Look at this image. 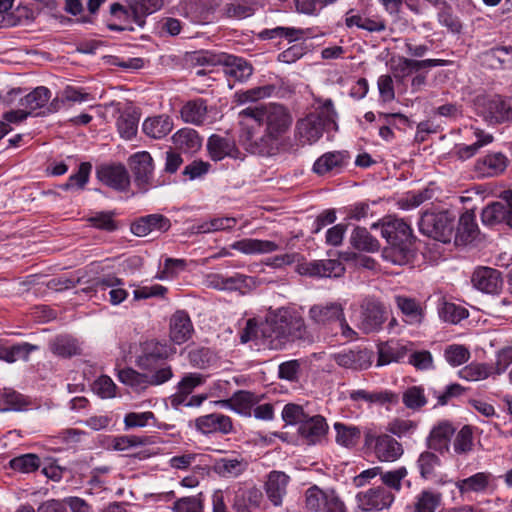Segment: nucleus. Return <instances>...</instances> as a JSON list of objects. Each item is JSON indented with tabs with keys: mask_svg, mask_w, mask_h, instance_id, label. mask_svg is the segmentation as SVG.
<instances>
[{
	"mask_svg": "<svg viewBox=\"0 0 512 512\" xmlns=\"http://www.w3.org/2000/svg\"><path fill=\"white\" fill-rule=\"evenodd\" d=\"M334 361L343 368L363 370L370 366L369 353L366 350H344L332 355Z\"/></svg>",
	"mask_w": 512,
	"mask_h": 512,
	"instance_id": "obj_32",
	"label": "nucleus"
},
{
	"mask_svg": "<svg viewBox=\"0 0 512 512\" xmlns=\"http://www.w3.org/2000/svg\"><path fill=\"white\" fill-rule=\"evenodd\" d=\"M454 218L448 211L425 212L419 221V230L424 235L443 243H449L453 236Z\"/></svg>",
	"mask_w": 512,
	"mask_h": 512,
	"instance_id": "obj_5",
	"label": "nucleus"
},
{
	"mask_svg": "<svg viewBox=\"0 0 512 512\" xmlns=\"http://www.w3.org/2000/svg\"><path fill=\"white\" fill-rule=\"evenodd\" d=\"M91 169L92 165L89 162H82L79 165L77 173L72 174L68 178V181L61 186L62 189L69 190L74 187L83 189L89 180Z\"/></svg>",
	"mask_w": 512,
	"mask_h": 512,
	"instance_id": "obj_60",
	"label": "nucleus"
},
{
	"mask_svg": "<svg viewBox=\"0 0 512 512\" xmlns=\"http://www.w3.org/2000/svg\"><path fill=\"white\" fill-rule=\"evenodd\" d=\"M239 141L251 154L273 155L293 123L290 111L277 103L249 106L239 112Z\"/></svg>",
	"mask_w": 512,
	"mask_h": 512,
	"instance_id": "obj_1",
	"label": "nucleus"
},
{
	"mask_svg": "<svg viewBox=\"0 0 512 512\" xmlns=\"http://www.w3.org/2000/svg\"><path fill=\"white\" fill-rule=\"evenodd\" d=\"M264 506L263 493L255 485L243 487L239 484L237 489L234 490V497L231 503L234 512H256L257 510H262Z\"/></svg>",
	"mask_w": 512,
	"mask_h": 512,
	"instance_id": "obj_11",
	"label": "nucleus"
},
{
	"mask_svg": "<svg viewBox=\"0 0 512 512\" xmlns=\"http://www.w3.org/2000/svg\"><path fill=\"white\" fill-rule=\"evenodd\" d=\"M121 383L131 387L135 391H142L149 387L148 375L139 373L132 368L122 369L118 372Z\"/></svg>",
	"mask_w": 512,
	"mask_h": 512,
	"instance_id": "obj_49",
	"label": "nucleus"
},
{
	"mask_svg": "<svg viewBox=\"0 0 512 512\" xmlns=\"http://www.w3.org/2000/svg\"><path fill=\"white\" fill-rule=\"evenodd\" d=\"M372 228H380L381 236L389 244L382 252L383 258L396 265L405 264L411 255L413 244L411 227L404 220L395 218L381 225L373 224Z\"/></svg>",
	"mask_w": 512,
	"mask_h": 512,
	"instance_id": "obj_3",
	"label": "nucleus"
},
{
	"mask_svg": "<svg viewBox=\"0 0 512 512\" xmlns=\"http://www.w3.org/2000/svg\"><path fill=\"white\" fill-rule=\"evenodd\" d=\"M328 425L324 417L320 415L308 416L300 425L299 433L309 444H316L326 435Z\"/></svg>",
	"mask_w": 512,
	"mask_h": 512,
	"instance_id": "obj_33",
	"label": "nucleus"
},
{
	"mask_svg": "<svg viewBox=\"0 0 512 512\" xmlns=\"http://www.w3.org/2000/svg\"><path fill=\"white\" fill-rule=\"evenodd\" d=\"M171 140L176 149L185 153H196L202 146V138L192 128H181L175 132Z\"/></svg>",
	"mask_w": 512,
	"mask_h": 512,
	"instance_id": "obj_34",
	"label": "nucleus"
},
{
	"mask_svg": "<svg viewBox=\"0 0 512 512\" xmlns=\"http://www.w3.org/2000/svg\"><path fill=\"white\" fill-rule=\"evenodd\" d=\"M327 493L328 490L324 491L317 486L308 488L305 492L306 508L313 512H321L327 498Z\"/></svg>",
	"mask_w": 512,
	"mask_h": 512,
	"instance_id": "obj_61",
	"label": "nucleus"
},
{
	"mask_svg": "<svg viewBox=\"0 0 512 512\" xmlns=\"http://www.w3.org/2000/svg\"><path fill=\"white\" fill-rule=\"evenodd\" d=\"M195 426L203 434L219 432L229 434L233 430L232 420L229 416L212 413L200 416L195 420Z\"/></svg>",
	"mask_w": 512,
	"mask_h": 512,
	"instance_id": "obj_21",
	"label": "nucleus"
},
{
	"mask_svg": "<svg viewBox=\"0 0 512 512\" xmlns=\"http://www.w3.org/2000/svg\"><path fill=\"white\" fill-rule=\"evenodd\" d=\"M351 245L360 251L375 252L380 248L378 240L366 228L356 227L350 237Z\"/></svg>",
	"mask_w": 512,
	"mask_h": 512,
	"instance_id": "obj_44",
	"label": "nucleus"
},
{
	"mask_svg": "<svg viewBox=\"0 0 512 512\" xmlns=\"http://www.w3.org/2000/svg\"><path fill=\"white\" fill-rule=\"evenodd\" d=\"M259 398L256 394L240 390L232 395L231 398L220 401L221 405L228 407L235 412L243 415L250 414L251 408L256 405Z\"/></svg>",
	"mask_w": 512,
	"mask_h": 512,
	"instance_id": "obj_37",
	"label": "nucleus"
},
{
	"mask_svg": "<svg viewBox=\"0 0 512 512\" xmlns=\"http://www.w3.org/2000/svg\"><path fill=\"white\" fill-rule=\"evenodd\" d=\"M129 166L134 175L137 186L146 190L151 185L153 179V159L150 153L141 151L130 156Z\"/></svg>",
	"mask_w": 512,
	"mask_h": 512,
	"instance_id": "obj_13",
	"label": "nucleus"
},
{
	"mask_svg": "<svg viewBox=\"0 0 512 512\" xmlns=\"http://www.w3.org/2000/svg\"><path fill=\"white\" fill-rule=\"evenodd\" d=\"M171 227L170 220L161 214H150L132 223L131 231L138 237H144L154 231L166 232Z\"/></svg>",
	"mask_w": 512,
	"mask_h": 512,
	"instance_id": "obj_23",
	"label": "nucleus"
},
{
	"mask_svg": "<svg viewBox=\"0 0 512 512\" xmlns=\"http://www.w3.org/2000/svg\"><path fill=\"white\" fill-rule=\"evenodd\" d=\"M438 314L442 320L451 324H457L468 317V311L466 308L446 301L439 304Z\"/></svg>",
	"mask_w": 512,
	"mask_h": 512,
	"instance_id": "obj_51",
	"label": "nucleus"
},
{
	"mask_svg": "<svg viewBox=\"0 0 512 512\" xmlns=\"http://www.w3.org/2000/svg\"><path fill=\"white\" fill-rule=\"evenodd\" d=\"M444 356H445L446 361L450 365L456 367V366H460V365L464 364L465 362H467L469 360L470 352L463 345L453 344V345H449L445 349Z\"/></svg>",
	"mask_w": 512,
	"mask_h": 512,
	"instance_id": "obj_62",
	"label": "nucleus"
},
{
	"mask_svg": "<svg viewBox=\"0 0 512 512\" xmlns=\"http://www.w3.org/2000/svg\"><path fill=\"white\" fill-rule=\"evenodd\" d=\"M308 317L320 329L332 330L337 325L346 339L352 340L356 336L346 320L344 302L326 301L314 304L309 308Z\"/></svg>",
	"mask_w": 512,
	"mask_h": 512,
	"instance_id": "obj_4",
	"label": "nucleus"
},
{
	"mask_svg": "<svg viewBox=\"0 0 512 512\" xmlns=\"http://www.w3.org/2000/svg\"><path fill=\"white\" fill-rule=\"evenodd\" d=\"M308 416L303 406L295 403L286 404L282 410V418L289 425H302Z\"/></svg>",
	"mask_w": 512,
	"mask_h": 512,
	"instance_id": "obj_63",
	"label": "nucleus"
},
{
	"mask_svg": "<svg viewBox=\"0 0 512 512\" xmlns=\"http://www.w3.org/2000/svg\"><path fill=\"white\" fill-rule=\"evenodd\" d=\"M167 357L166 346L156 341H149L145 344L143 354L138 357V366L142 369L152 370L159 360Z\"/></svg>",
	"mask_w": 512,
	"mask_h": 512,
	"instance_id": "obj_38",
	"label": "nucleus"
},
{
	"mask_svg": "<svg viewBox=\"0 0 512 512\" xmlns=\"http://www.w3.org/2000/svg\"><path fill=\"white\" fill-rule=\"evenodd\" d=\"M402 402L406 408L418 411L427 404L424 388L420 386L408 387L402 395Z\"/></svg>",
	"mask_w": 512,
	"mask_h": 512,
	"instance_id": "obj_53",
	"label": "nucleus"
},
{
	"mask_svg": "<svg viewBox=\"0 0 512 512\" xmlns=\"http://www.w3.org/2000/svg\"><path fill=\"white\" fill-rule=\"evenodd\" d=\"M394 499V494L383 486L373 487L356 495L357 507L367 512L387 509Z\"/></svg>",
	"mask_w": 512,
	"mask_h": 512,
	"instance_id": "obj_10",
	"label": "nucleus"
},
{
	"mask_svg": "<svg viewBox=\"0 0 512 512\" xmlns=\"http://www.w3.org/2000/svg\"><path fill=\"white\" fill-rule=\"evenodd\" d=\"M296 271L302 276L338 278L344 274L345 267L337 259H325L298 264Z\"/></svg>",
	"mask_w": 512,
	"mask_h": 512,
	"instance_id": "obj_12",
	"label": "nucleus"
},
{
	"mask_svg": "<svg viewBox=\"0 0 512 512\" xmlns=\"http://www.w3.org/2000/svg\"><path fill=\"white\" fill-rule=\"evenodd\" d=\"M441 494L431 490H423L413 503L414 512H435L441 504Z\"/></svg>",
	"mask_w": 512,
	"mask_h": 512,
	"instance_id": "obj_48",
	"label": "nucleus"
},
{
	"mask_svg": "<svg viewBox=\"0 0 512 512\" xmlns=\"http://www.w3.org/2000/svg\"><path fill=\"white\" fill-rule=\"evenodd\" d=\"M51 98V91L45 86H38L30 93L19 99L20 107H24L31 114L33 111L43 108Z\"/></svg>",
	"mask_w": 512,
	"mask_h": 512,
	"instance_id": "obj_41",
	"label": "nucleus"
},
{
	"mask_svg": "<svg viewBox=\"0 0 512 512\" xmlns=\"http://www.w3.org/2000/svg\"><path fill=\"white\" fill-rule=\"evenodd\" d=\"M123 282L121 279L117 277H106L100 279L96 283L97 291H105L107 288H110L109 301L112 305H118L122 303L128 296V292L123 289L121 286Z\"/></svg>",
	"mask_w": 512,
	"mask_h": 512,
	"instance_id": "obj_43",
	"label": "nucleus"
},
{
	"mask_svg": "<svg viewBox=\"0 0 512 512\" xmlns=\"http://www.w3.org/2000/svg\"><path fill=\"white\" fill-rule=\"evenodd\" d=\"M275 87L272 85H266L261 87H254L245 91H240L235 94V102L237 104H246L248 102H254L266 97H269L274 92Z\"/></svg>",
	"mask_w": 512,
	"mask_h": 512,
	"instance_id": "obj_54",
	"label": "nucleus"
},
{
	"mask_svg": "<svg viewBox=\"0 0 512 512\" xmlns=\"http://www.w3.org/2000/svg\"><path fill=\"white\" fill-rule=\"evenodd\" d=\"M461 495L470 493H485L495 489L494 477L489 472H478L470 477L460 479L455 483Z\"/></svg>",
	"mask_w": 512,
	"mask_h": 512,
	"instance_id": "obj_18",
	"label": "nucleus"
},
{
	"mask_svg": "<svg viewBox=\"0 0 512 512\" xmlns=\"http://www.w3.org/2000/svg\"><path fill=\"white\" fill-rule=\"evenodd\" d=\"M407 475L408 471L404 466L390 471H383L381 469L380 479L385 485L384 488H387L391 492L392 490L399 492L402 488V481Z\"/></svg>",
	"mask_w": 512,
	"mask_h": 512,
	"instance_id": "obj_57",
	"label": "nucleus"
},
{
	"mask_svg": "<svg viewBox=\"0 0 512 512\" xmlns=\"http://www.w3.org/2000/svg\"><path fill=\"white\" fill-rule=\"evenodd\" d=\"M386 321L385 307L374 298H365L360 304L358 328L365 334L381 329Z\"/></svg>",
	"mask_w": 512,
	"mask_h": 512,
	"instance_id": "obj_9",
	"label": "nucleus"
},
{
	"mask_svg": "<svg viewBox=\"0 0 512 512\" xmlns=\"http://www.w3.org/2000/svg\"><path fill=\"white\" fill-rule=\"evenodd\" d=\"M194 329L189 315L185 311H176L170 318V339L175 344L189 340Z\"/></svg>",
	"mask_w": 512,
	"mask_h": 512,
	"instance_id": "obj_28",
	"label": "nucleus"
},
{
	"mask_svg": "<svg viewBox=\"0 0 512 512\" xmlns=\"http://www.w3.org/2000/svg\"><path fill=\"white\" fill-rule=\"evenodd\" d=\"M334 430L336 432L335 440L337 444L343 447L352 448L359 442L361 432L356 426L336 422Z\"/></svg>",
	"mask_w": 512,
	"mask_h": 512,
	"instance_id": "obj_46",
	"label": "nucleus"
},
{
	"mask_svg": "<svg viewBox=\"0 0 512 512\" xmlns=\"http://www.w3.org/2000/svg\"><path fill=\"white\" fill-rule=\"evenodd\" d=\"M173 128V119L165 114L148 117L142 124L144 134L157 140L165 138Z\"/></svg>",
	"mask_w": 512,
	"mask_h": 512,
	"instance_id": "obj_30",
	"label": "nucleus"
},
{
	"mask_svg": "<svg viewBox=\"0 0 512 512\" xmlns=\"http://www.w3.org/2000/svg\"><path fill=\"white\" fill-rule=\"evenodd\" d=\"M290 480V476L283 471L273 470L267 474L263 487L273 506H282Z\"/></svg>",
	"mask_w": 512,
	"mask_h": 512,
	"instance_id": "obj_14",
	"label": "nucleus"
},
{
	"mask_svg": "<svg viewBox=\"0 0 512 512\" xmlns=\"http://www.w3.org/2000/svg\"><path fill=\"white\" fill-rule=\"evenodd\" d=\"M138 121L137 115L130 109L120 112L116 122L120 136L127 140L132 139L137 133Z\"/></svg>",
	"mask_w": 512,
	"mask_h": 512,
	"instance_id": "obj_47",
	"label": "nucleus"
},
{
	"mask_svg": "<svg viewBox=\"0 0 512 512\" xmlns=\"http://www.w3.org/2000/svg\"><path fill=\"white\" fill-rule=\"evenodd\" d=\"M350 9L345 15V25L348 28L356 26L370 33L383 32L386 29V21L380 15L353 14Z\"/></svg>",
	"mask_w": 512,
	"mask_h": 512,
	"instance_id": "obj_27",
	"label": "nucleus"
},
{
	"mask_svg": "<svg viewBox=\"0 0 512 512\" xmlns=\"http://www.w3.org/2000/svg\"><path fill=\"white\" fill-rule=\"evenodd\" d=\"M207 150L213 161H221L226 157L235 158L238 152L234 141L217 134L208 138Z\"/></svg>",
	"mask_w": 512,
	"mask_h": 512,
	"instance_id": "obj_31",
	"label": "nucleus"
},
{
	"mask_svg": "<svg viewBox=\"0 0 512 512\" xmlns=\"http://www.w3.org/2000/svg\"><path fill=\"white\" fill-rule=\"evenodd\" d=\"M485 59L493 68H509L508 46L490 49L485 53Z\"/></svg>",
	"mask_w": 512,
	"mask_h": 512,
	"instance_id": "obj_64",
	"label": "nucleus"
},
{
	"mask_svg": "<svg viewBox=\"0 0 512 512\" xmlns=\"http://www.w3.org/2000/svg\"><path fill=\"white\" fill-rule=\"evenodd\" d=\"M478 235L479 228L475 213L473 210H467L459 218L454 238L455 244L467 245L475 241Z\"/></svg>",
	"mask_w": 512,
	"mask_h": 512,
	"instance_id": "obj_26",
	"label": "nucleus"
},
{
	"mask_svg": "<svg viewBox=\"0 0 512 512\" xmlns=\"http://www.w3.org/2000/svg\"><path fill=\"white\" fill-rule=\"evenodd\" d=\"M248 466V461L237 454L216 460L213 469L220 477L237 478L247 471Z\"/></svg>",
	"mask_w": 512,
	"mask_h": 512,
	"instance_id": "obj_25",
	"label": "nucleus"
},
{
	"mask_svg": "<svg viewBox=\"0 0 512 512\" xmlns=\"http://www.w3.org/2000/svg\"><path fill=\"white\" fill-rule=\"evenodd\" d=\"M231 248L244 254H267L279 249V245L270 240L245 238L234 242Z\"/></svg>",
	"mask_w": 512,
	"mask_h": 512,
	"instance_id": "obj_35",
	"label": "nucleus"
},
{
	"mask_svg": "<svg viewBox=\"0 0 512 512\" xmlns=\"http://www.w3.org/2000/svg\"><path fill=\"white\" fill-rule=\"evenodd\" d=\"M509 159L502 152H490L476 160L475 171L483 177H494L502 174L508 167Z\"/></svg>",
	"mask_w": 512,
	"mask_h": 512,
	"instance_id": "obj_17",
	"label": "nucleus"
},
{
	"mask_svg": "<svg viewBox=\"0 0 512 512\" xmlns=\"http://www.w3.org/2000/svg\"><path fill=\"white\" fill-rule=\"evenodd\" d=\"M418 428V422L410 419L395 418L388 423L387 431L398 438L411 437Z\"/></svg>",
	"mask_w": 512,
	"mask_h": 512,
	"instance_id": "obj_56",
	"label": "nucleus"
},
{
	"mask_svg": "<svg viewBox=\"0 0 512 512\" xmlns=\"http://www.w3.org/2000/svg\"><path fill=\"white\" fill-rule=\"evenodd\" d=\"M181 120L194 126L209 123V107L206 99L194 98L185 102L180 108Z\"/></svg>",
	"mask_w": 512,
	"mask_h": 512,
	"instance_id": "obj_16",
	"label": "nucleus"
},
{
	"mask_svg": "<svg viewBox=\"0 0 512 512\" xmlns=\"http://www.w3.org/2000/svg\"><path fill=\"white\" fill-rule=\"evenodd\" d=\"M218 62L223 64L225 75L236 81H246L253 74L252 64L242 57L224 54Z\"/></svg>",
	"mask_w": 512,
	"mask_h": 512,
	"instance_id": "obj_22",
	"label": "nucleus"
},
{
	"mask_svg": "<svg viewBox=\"0 0 512 512\" xmlns=\"http://www.w3.org/2000/svg\"><path fill=\"white\" fill-rule=\"evenodd\" d=\"M96 176L106 186L124 191L130 184V177L122 164H103L97 167Z\"/></svg>",
	"mask_w": 512,
	"mask_h": 512,
	"instance_id": "obj_15",
	"label": "nucleus"
},
{
	"mask_svg": "<svg viewBox=\"0 0 512 512\" xmlns=\"http://www.w3.org/2000/svg\"><path fill=\"white\" fill-rule=\"evenodd\" d=\"M9 466L12 470L21 473H31L40 467V458L36 454H23L14 457L9 461Z\"/></svg>",
	"mask_w": 512,
	"mask_h": 512,
	"instance_id": "obj_55",
	"label": "nucleus"
},
{
	"mask_svg": "<svg viewBox=\"0 0 512 512\" xmlns=\"http://www.w3.org/2000/svg\"><path fill=\"white\" fill-rule=\"evenodd\" d=\"M454 452L458 455L467 454L473 449V432L468 425L463 426L453 441Z\"/></svg>",
	"mask_w": 512,
	"mask_h": 512,
	"instance_id": "obj_58",
	"label": "nucleus"
},
{
	"mask_svg": "<svg viewBox=\"0 0 512 512\" xmlns=\"http://www.w3.org/2000/svg\"><path fill=\"white\" fill-rule=\"evenodd\" d=\"M455 433V428L448 421L439 422L435 425L427 438L428 447L434 451L444 454L449 452L450 441Z\"/></svg>",
	"mask_w": 512,
	"mask_h": 512,
	"instance_id": "obj_24",
	"label": "nucleus"
},
{
	"mask_svg": "<svg viewBox=\"0 0 512 512\" xmlns=\"http://www.w3.org/2000/svg\"><path fill=\"white\" fill-rule=\"evenodd\" d=\"M414 344L412 342H394L388 341L378 347L377 366L388 365L392 362H401L409 352H412Z\"/></svg>",
	"mask_w": 512,
	"mask_h": 512,
	"instance_id": "obj_19",
	"label": "nucleus"
},
{
	"mask_svg": "<svg viewBox=\"0 0 512 512\" xmlns=\"http://www.w3.org/2000/svg\"><path fill=\"white\" fill-rule=\"evenodd\" d=\"M481 220L486 226L504 223L512 228V191H503L499 201L487 205L482 210Z\"/></svg>",
	"mask_w": 512,
	"mask_h": 512,
	"instance_id": "obj_8",
	"label": "nucleus"
},
{
	"mask_svg": "<svg viewBox=\"0 0 512 512\" xmlns=\"http://www.w3.org/2000/svg\"><path fill=\"white\" fill-rule=\"evenodd\" d=\"M346 154L340 151L328 152L319 157L313 171L318 175H324L333 171H339L345 164Z\"/></svg>",
	"mask_w": 512,
	"mask_h": 512,
	"instance_id": "obj_39",
	"label": "nucleus"
},
{
	"mask_svg": "<svg viewBox=\"0 0 512 512\" xmlns=\"http://www.w3.org/2000/svg\"><path fill=\"white\" fill-rule=\"evenodd\" d=\"M237 223V220L233 217H215L209 221H205L200 224L197 228L199 233H211L222 230H230Z\"/></svg>",
	"mask_w": 512,
	"mask_h": 512,
	"instance_id": "obj_59",
	"label": "nucleus"
},
{
	"mask_svg": "<svg viewBox=\"0 0 512 512\" xmlns=\"http://www.w3.org/2000/svg\"><path fill=\"white\" fill-rule=\"evenodd\" d=\"M309 115L315 116L325 129L336 125L337 112L331 99H316L314 110Z\"/></svg>",
	"mask_w": 512,
	"mask_h": 512,
	"instance_id": "obj_42",
	"label": "nucleus"
},
{
	"mask_svg": "<svg viewBox=\"0 0 512 512\" xmlns=\"http://www.w3.org/2000/svg\"><path fill=\"white\" fill-rule=\"evenodd\" d=\"M51 351L61 357H71L80 353L75 339L69 336H58L50 345Z\"/></svg>",
	"mask_w": 512,
	"mask_h": 512,
	"instance_id": "obj_52",
	"label": "nucleus"
},
{
	"mask_svg": "<svg viewBox=\"0 0 512 512\" xmlns=\"http://www.w3.org/2000/svg\"><path fill=\"white\" fill-rule=\"evenodd\" d=\"M261 333L272 349L279 350L287 343L306 338L307 327L297 311L282 307L267 316Z\"/></svg>",
	"mask_w": 512,
	"mask_h": 512,
	"instance_id": "obj_2",
	"label": "nucleus"
},
{
	"mask_svg": "<svg viewBox=\"0 0 512 512\" xmlns=\"http://www.w3.org/2000/svg\"><path fill=\"white\" fill-rule=\"evenodd\" d=\"M459 375L462 379L467 381H479L484 380L490 376H493V366L486 363H470L459 371Z\"/></svg>",
	"mask_w": 512,
	"mask_h": 512,
	"instance_id": "obj_50",
	"label": "nucleus"
},
{
	"mask_svg": "<svg viewBox=\"0 0 512 512\" xmlns=\"http://www.w3.org/2000/svg\"><path fill=\"white\" fill-rule=\"evenodd\" d=\"M441 466L440 458L431 451L422 452L417 460L420 475L425 480H432L437 476V470Z\"/></svg>",
	"mask_w": 512,
	"mask_h": 512,
	"instance_id": "obj_45",
	"label": "nucleus"
},
{
	"mask_svg": "<svg viewBox=\"0 0 512 512\" xmlns=\"http://www.w3.org/2000/svg\"><path fill=\"white\" fill-rule=\"evenodd\" d=\"M364 444L373 449L381 462H394L403 454V447L395 438L388 434H377L371 428L364 432Z\"/></svg>",
	"mask_w": 512,
	"mask_h": 512,
	"instance_id": "obj_6",
	"label": "nucleus"
},
{
	"mask_svg": "<svg viewBox=\"0 0 512 512\" xmlns=\"http://www.w3.org/2000/svg\"><path fill=\"white\" fill-rule=\"evenodd\" d=\"M324 130L323 124L309 114L296 123V137L303 144L315 143L322 137Z\"/></svg>",
	"mask_w": 512,
	"mask_h": 512,
	"instance_id": "obj_29",
	"label": "nucleus"
},
{
	"mask_svg": "<svg viewBox=\"0 0 512 512\" xmlns=\"http://www.w3.org/2000/svg\"><path fill=\"white\" fill-rule=\"evenodd\" d=\"M478 113L490 123L512 119V103L499 95L484 96L476 101Z\"/></svg>",
	"mask_w": 512,
	"mask_h": 512,
	"instance_id": "obj_7",
	"label": "nucleus"
},
{
	"mask_svg": "<svg viewBox=\"0 0 512 512\" xmlns=\"http://www.w3.org/2000/svg\"><path fill=\"white\" fill-rule=\"evenodd\" d=\"M473 286L485 293H496L502 286L501 273L490 267H480L472 275Z\"/></svg>",
	"mask_w": 512,
	"mask_h": 512,
	"instance_id": "obj_20",
	"label": "nucleus"
},
{
	"mask_svg": "<svg viewBox=\"0 0 512 512\" xmlns=\"http://www.w3.org/2000/svg\"><path fill=\"white\" fill-rule=\"evenodd\" d=\"M162 6L163 0H132V20L139 27H143L145 24V17L158 11Z\"/></svg>",
	"mask_w": 512,
	"mask_h": 512,
	"instance_id": "obj_40",
	"label": "nucleus"
},
{
	"mask_svg": "<svg viewBox=\"0 0 512 512\" xmlns=\"http://www.w3.org/2000/svg\"><path fill=\"white\" fill-rule=\"evenodd\" d=\"M395 304L405 316V321L410 325L420 324L424 318V311L421 304L415 299L403 295L394 297Z\"/></svg>",
	"mask_w": 512,
	"mask_h": 512,
	"instance_id": "obj_36",
	"label": "nucleus"
}]
</instances>
